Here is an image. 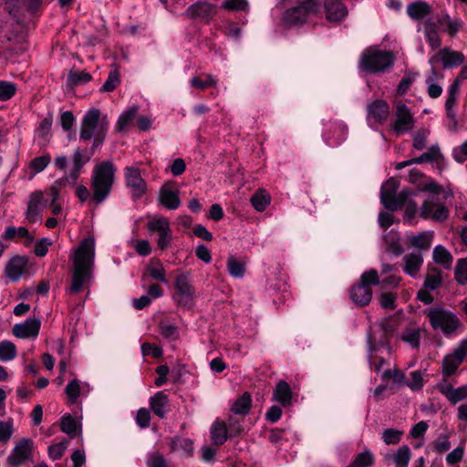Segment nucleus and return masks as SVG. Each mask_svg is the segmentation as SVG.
<instances>
[{
	"mask_svg": "<svg viewBox=\"0 0 467 467\" xmlns=\"http://www.w3.org/2000/svg\"><path fill=\"white\" fill-rule=\"evenodd\" d=\"M373 454L370 451L358 453L351 462L350 467H368L373 463Z\"/></svg>",
	"mask_w": 467,
	"mask_h": 467,
	"instance_id": "obj_57",
	"label": "nucleus"
},
{
	"mask_svg": "<svg viewBox=\"0 0 467 467\" xmlns=\"http://www.w3.org/2000/svg\"><path fill=\"white\" fill-rule=\"evenodd\" d=\"M107 122V132L109 129V119L107 115H101L99 109L92 108L88 109L81 119V126L79 131V140L83 141L90 140L95 138L96 132H99L101 124Z\"/></svg>",
	"mask_w": 467,
	"mask_h": 467,
	"instance_id": "obj_8",
	"label": "nucleus"
},
{
	"mask_svg": "<svg viewBox=\"0 0 467 467\" xmlns=\"http://www.w3.org/2000/svg\"><path fill=\"white\" fill-rule=\"evenodd\" d=\"M389 114V106L383 99H376L368 106V119L375 123L384 122Z\"/></svg>",
	"mask_w": 467,
	"mask_h": 467,
	"instance_id": "obj_22",
	"label": "nucleus"
},
{
	"mask_svg": "<svg viewBox=\"0 0 467 467\" xmlns=\"http://www.w3.org/2000/svg\"><path fill=\"white\" fill-rule=\"evenodd\" d=\"M67 441L64 439L58 443L50 445L47 450L48 456L53 461L60 460L64 456V453L67 447Z\"/></svg>",
	"mask_w": 467,
	"mask_h": 467,
	"instance_id": "obj_50",
	"label": "nucleus"
},
{
	"mask_svg": "<svg viewBox=\"0 0 467 467\" xmlns=\"http://www.w3.org/2000/svg\"><path fill=\"white\" fill-rule=\"evenodd\" d=\"M65 393L67 394L70 404L78 403L80 396L79 381L78 379L70 380L66 386Z\"/></svg>",
	"mask_w": 467,
	"mask_h": 467,
	"instance_id": "obj_47",
	"label": "nucleus"
},
{
	"mask_svg": "<svg viewBox=\"0 0 467 467\" xmlns=\"http://www.w3.org/2000/svg\"><path fill=\"white\" fill-rule=\"evenodd\" d=\"M292 398L293 392L290 385L285 380L278 381L273 392V400L285 408L292 404Z\"/></svg>",
	"mask_w": 467,
	"mask_h": 467,
	"instance_id": "obj_25",
	"label": "nucleus"
},
{
	"mask_svg": "<svg viewBox=\"0 0 467 467\" xmlns=\"http://www.w3.org/2000/svg\"><path fill=\"white\" fill-rule=\"evenodd\" d=\"M431 13V5L423 1H415L407 5V15L412 20H421L420 26L432 49L429 62L432 75L436 78L438 76V16L429 17Z\"/></svg>",
	"mask_w": 467,
	"mask_h": 467,
	"instance_id": "obj_2",
	"label": "nucleus"
},
{
	"mask_svg": "<svg viewBox=\"0 0 467 467\" xmlns=\"http://www.w3.org/2000/svg\"><path fill=\"white\" fill-rule=\"evenodd\" d=\"M172 300L175 305L183 309H192L195 304V289L190 283L186 274L178 275L173 285Z\"/></svg>",
	"mask_w": 467,
	"mask_h": 467,
	"instance_id": "obj_7",
	"label": "nucleus"
},
{
	"mask_svg": "<svg viewBox=\"0 0 467 467\" xmlns=\"http://www.w3.org/2000/svg\"><path fill=\"white\" fill-rule=\"evenodd\" d=\"M252 406V397L250 393L244 392L234 401L232 406V411L238 415H246Z\"/></svg>",
	"mask_w": 467,
	"mask_h": 467,
	"instance_id": "obj_38",
	"label": "nucleus"
},
{
	"mask_svg": "<svg viewBox=\"0 0 467 467\" xmlns=\"http://www.w3.org/2000/svg\"><path fill=\"white\" fill-rule=\"evenodd\" d=\"M175 182H165L159 191L158 200L160 203L169 210H176L181 205L179 191L174 188Z\"/></svg>",
	"mask_w": 467,
	"mask_h": 467,
	"instance_id": "obj_15",
	"label": "nucleus"
},
{
	"mask_svg": "<svg viewBox=\"0 0 467 467\" xmlns=\"http://www.w3.org/2000/svg\"><path fill=\"white\" fill-rule=\"evenodd\" d=\"M433 239V233L422 232L417 235H412L410 238V244L420 250H427L430 248Z\"/></svg>",
	"mask_w": 467,
	"mask_h": 467,
	"instance_id": "obj_40",
	"label": "nucleus"
},
{
	"mask_svg": "<svg viewBox=\"0 0 467 467\" xmlns=\"http://www.w3.org/2000/svg\"><path fill=\"white\" fill-rule=\"evenodd\" d=\"M115 172L116 167L109 161H104L94 167L91 174V200L97 204L102 203L109 196Z\"/></svg>",
	"mask_w": 467,
	"mask_h": 467,
	"instance_id": "obj_4",
	"label": "nucleus"
},
{
	"mask_svg": "<svg viewBox=\"0 0 467 467\" xmlns=\"http://www.w3.org/2000/svg\"><path fill=\"white\" fill-rule=\"evenodd\" d=\"M17 350L16 345L9 340L0 342V361L7 362L16 358Z\"/></svg>",
	"mask_w": 467,
	"mask_h": 467,
	"instance_id": "obj_41",
	"label": "nucleus"
},
{
	"mask_svg": "<svg viewBox=\"0 0 467 467\" xmlns=\"http://www.w3.org/2000/svg\"><path fill=\"white\" fill-rule=\"evenodd\" d=\"M400 187V181L394 177L388 179L380 187V195L386 193V195L396 194Z\"/></svg>",
	"mask_w": 467,
	"mask_h": 467,
	"instance_id": "obj_63",
	"label": "nucleus"
},
{
	"mask_svg": "<svg viewBox=\"0 0 467 467\" xmlns=\"http://www.w3.org/2000/svg\"><path fill=\"white\" fill-rule=\"evenodd\" d=\"M462 324L455 314L440 308V329L445 336H453L462 331Z\"/></svg>",
	"mask_w": 467,
	"mask_h": 467,
	"instance_id": "obj_18",
	"label": "nucleus"
},
{
	"mask_svg": "<svg viewBox=\"0 0 467 467\" xmlns=\"http://www.w3.org/2000/svg\"><path fill=\"white\" fill-rule=\"evenodd\" d=\"M60 429L62 432L67 434L70 438H75L81 433V424L69 413H66L61 417Z\"/></svg>",
	"mask_w": 467,
	"mask_h": 467,
	"instance_id": "obj_31",
	"label": "nucleus"
},
{
	"mask_svg": "<svg viewBox=\"0 0 467 467\" xmlns=\"http://www.w3.org/2000/svg\"><path fill=\"white\" fill-rule=\"evenodd\" d=\"M350 298L359 306H368L372 298V289L360 283L354 285L350 289Z\"/></svg>",
	"mask_w": 467,
	"mask_h": 467,
	"instance_id": "obj_24",
	"label": "nucleus"
},
{
	"mask_svg": "<svg viewBox=\"0 0 467 467\" xmlns=\"http://www.w3.org/2000/svg\"><path fill=\"white\" fill-rule=\"evenodd\" d=\"M16 91V87L14 83L0 80V100H9Z\"/></svg>",
	"mask_w": 467,
	"mask_h": 467,
	"instance_id": "obj_55",
	"label": "nucleus"
},
{
	"mask_svg": "<svg viewBox=\"0 0 467 467\" xmlns=\"http://www.w3.org/2000/svg\"><path fill=\"white\" fill-rule=\"evenodd\" d=\"M410 449L407 445L399 448L394 455V462L397 467H407L410 459Z\"/></svg>",
	"mask_w": 467,
	"mask_h": 467,
	"instance_id": "obj_48",
	"label": "nucleus"
},
{
	"mask_svg": "<svg viewBox=\"0 0 467 467\" xmlns=\"http://www.w3.org/2000/svg\"><path fill=\"white\" fill-rule=\"evenodd\" d=\"M150 407L160 419H164L169 406V398L163 391H158L150 398Z\"/></svg>",
	"mask_w": 467,
	"mask_h": 467,
	"instance_id": "obj_28",
	"label": "nucleus"
},
{
	"mask_svg": "<svg viewBox=\"0 0 467 467\" xmlns=\"http://www.w3.org/2000/svg\"><path fill=\"white\" fill-rule=\"evenodd\" d=\"M227 268L230 275L236 278L243 277L245 272L244 264L236 260L234 256L228 258Z\"/></svg>",
	"mask_w": 467,
	"mask_h": 467,
	"instance_id": "obj_49",
	"label": "nucleus"
},
{
	"mask_svg": "<svg viewBox=\"0 0 467 467\" xmlns=\"http://www.w3.org/2000/svg\"><path fill=\"white\" fill-rule=\"evenodd\" d=\"M151 281L168 283L166 270L162 263L157 258H150L149 264L145 266L140 277L141 288L146 289L148 284Z\"/></svg>",
	"mask_w": 467,
	"mask_h": 467,
	"instance_id": "obj_13",
	"label": "nucleus"
},
{
	"mask_svg": "<svg viewBox=\"0 0 467 467\" xmlns=\"http://www.w3.org/2000/svg\"><path fill=\"white\" fill-rule=\"evenodd\" d=\"M401 339L409 343L412 348H419L420 339V329L409 328L403 333Z\"/></svg>",
	"mask_w": 467,
	"mask_h": 467,
	"instance_id": "obj_59",
	"label": "nucleus"
},
{
	"mask_svg": "<svg viewBox=\"0 0 467 467\" xmlns=\"http://www.w3.org/2000/svg\"><path fill=\"white\" fill-rule=\"evenodd\" d=\"M412 161L414 163L438 161V144L432 145L428 151L423 152L420 156L412 158Z\"/></svg>",
	"mask_w": 467,
	"mask_h": 467,
	"instance_id": "obj_52",
	"label": "nucleus"
},
{
	"mask_svg": "<svg viewBox=\"0 0 467 467\" xmlns=\"http://www.w3.org/2000/svg\"><path fill=\"white\" fill-rule=\"evenodd\" d=\"M380 202L388 211L390 212H396L402 208V206L400 205L398 199H396V194L386 195V193H382L380 195Z\"/></svg>",
	"mask_w": 467,
	"mask_h": 467,
	"instance_id": "obj_60",
	"label": "nucleus"
},
{
	"mask_svg": "<svg viewBox=\"0 0 467 467\" xmlns=\"http://www.w3.org/2000/svg\"><path fill=\"white\" fill-rule=\"evenodd\" d=\"M14 432L13 421L10 420H0V442L7 443L12 437Z\"/></svg>",
	"mask_w": 467,
	"mask_h": 467,
	"instance_id": "obj_61",
	"label": "nucleus"
},
{
	"mask_svg": "<svg viewBox=\"0 0 467 467\" xmlns=\"http://www.w3.org/2000/svg\"><path fill=\"white\" fill-rule=\"evenodd\" d=\"M107 137V122L104 121L101 124L100 130L99 132H96L95 138H93L92 145L89 149L88 148H82V150L85 151V153L88 156V158L91 160L92 156L95 154L96 150L100 148Z\"/></svg>",
	"mask_w": 467,
	"mask_h": 467,
	"instance_id": "obj_39",
	"label": "nucleus"
},
{
	"mask_svg": "<svg viewBox=\"0 0 467 467\" xmlns=\"http://www.w3.org/2000/svg\"><path fill=\"white\" fill-rule=\"evenodd\" d=\"M41 321L39 318H27L23 323L16 324L12 328V333L18 338H36L40 331Z\"/></svg>",
	"mask_w": 467,
	"mask_h": 467,
	"instance_id": "obj_16",
	"label": "nucleus"
},
{
	"mask_svg": "<svg viewBox=\"0 0 467 467\" xmlns=\"http://www.w3.org/2000/svg\"><path fill=\"white\" fill-rule=\"evenodd\" d=\"M367 343L368 348V358L370 369H374L376 372H379L385 363V358L378 357L377 355H373L374 352H377V346L374 343V338L371 334L368 335Z\"/></svg>",
	"mask_w": 467,
	"mask_h": 467,
	"instance_id": "obj_36",
	"label": "nucleus"
},
{
	"mask_svg": "<svg viewBox=\"0 0 467 467\" xmlns=\"http://www.w3.org/2000/svg\"><path fill=\"white\" fill-rule=\"evenodd\" d=\"M91 79V75L85 71L70 70L67 75V83L72 87H78L79 85L88 83Z\"/></svg>",
	"mask_w": 467,
	"mask_h": 467,
	"instance_id": "obj_42",
	"label": "nucleus"
},
{
	"mask_svg": "<svg viewBox=\"0 0 467 467\" xmlns=\"http://www.w3.org/2000/svg\"><path fill=\"white\" fill-rule=\"evenodd\" d=\"M413 127V118L409 108L400 103L397 105L396 122L393 125L394 130L400 134L409 131Z\"/></svg>",
	"mask_w": 467,
	"mask_h": 467,
	"instance_id": "obj_20",
	"label": "nucleus"
},
{
	"mask_svg": "<svg viewBox=\"0 0 467 467\" xmlns=\"http://www.w3.org/2000/svg\"><path fill=\"white\" fill-rule=\"evenodd\" d=\"M348 135V127L342 122H333L329 128L323 133L322 137L329 147L339 146L346 140Z\"/></svg>",
	"mask_w": 467,
	"mask_h": 467,
	"instance_id": "obj_17",
	"label": "nucleus"
},
{
	"mask_svg": "<svg viewBox=\"0 0 467 467\" xmlns=\"http://www.w3.org/2000/svg\"><path fill=\"white\" fill-rule=\"evenodd\" d=\"M184 15L191 19L209 24L216 15V6L205 1H199L188 6Z\"/></svg>",
	"mask_w": 467,
	"mask_h": 467,
	"instance_id": "obj_14",
	"label": "nucleus"
},
{
	"mask_svg": "<svg viewBox=\"0 0 467 467\" xmlns=\"http://www.w3.org/2000/svg\"><path fill=\"white\" fill-rule=\"evenodd\" d=\"M51 162V155L45 153L42 156L34 158L29 162V168L34 171V174L43 171Z\"/></svg>",
	"mask_w": 467,
	"mask_h": 467,
	"instance_id": "obj_46",
	"label": "nucleus"
},
{
	"mask_svg": "<svg viewBox=\"0 0 467 467\" xmlns=\"http://www.w3.org/2000/svg\"><path fill=\"white\" fill-rule=\"evenodd\" d=\"M394 61L395 57L392 51H383L368 47L361 54L360 68L370 74L385 72L393 66Z\"/></svg>",
	"mask_w": 467,
	"mask_h": 467,
	"instance_id": "obj_5",
	"label": "nucleus"
},
{
	"mask_svg": "<svg viewBox=\"0 0 467 467\" xmlns=\"http://www.w3.org/2000/svg\"><path fill=\"white\" fill-rule=\"evenodd\" d=\"M33 441L28 438L21 439L12 449L5 460L8 466L21 467L33 455Z\"/></svg>",
	"mask_w": 467,
	"mask_h": 467,
	"instance_id": "obj_10",
	"label": "nucleus"
},
{
	"mask_svg": "<svg viewBox=\"0 0 467 467\" xmlns=\"http://www.w3.org/2000/svg\"><path fill=\"white\" fill-rule=\"evenodd\" d=\"M159 327L163 337L167 339H176L178 337V327L175 325L161 321Z\"/></svg>",
	"mask_w": 467,
	"mask_h": 467,
	"instance_id": "obj_58",
	"label": "nucleus"
},
{
	"mask_svg": "<svg viewBox=\"0 0 467 467\" xmlns=\"http://www.w3.org/2000/svg\"><path fill=\"white\" fill-rule=\"evenodd\" d=\"M443 199V204L440 203V221L445 220L449 216V208L453 206V192L450 184L446 187L440 186V201Z\"/></svg>",
	"mask_w": 467,
	"mask_h": 467,
	"instance_id": "obj_29",
	"label": "nucleus"
},
{
	"mask_svg": "<svg viewBox=\"0 0 467 467\" xmlns=\"http://www.w3.org/2000/svg\"><path fill=\"white\" fill-rule=\"evenodd\" d=\"M150 232H156L159 234L171 229L169 220L165 217H154L147 223Z\"/></svg>",
	"mask_w": 467,
	"mask_h": 467,
	"instance_id": "obj_44",
	"label": "nucleus"
},
{
	"mask_svg": "<svg viewBox=\"0 0 467 467\" xmlns=\"http://www.w3.org/2000/svg\"><path fill=\"white\" fill-rule=\"evenodd\" d=\"M403 432L395 429H386L383 431L382 439L388 445L397 444L400 442Z\"/></svg>",
	"mask_w": 467,
	"mask_h": 467,
	"instance_id": "obj_62",
	"label": "nucleus"
},
{
	"mask_svg": "<svg viewBox=\"0 0 467 467\" xmlns=\"http://www.w3.org/2000/svg\"><path fill=\"white\" fill-rule=\"evenodd\" d=\"M107 122V132L109 129V119L107 115H101L99 109L92 108L88 109L81 119V126L79 131V140L83 141L90 140L95 138L96 132H99L101 124Z\"/></svg>",
	"mask_w": 467,
	"mask_h": 467,
	"instance_id": "obj_9",
	"label": "nucleus"
},
{
	"mask_svg": "<svg viewBox=\"0 0 467 467\" xmlns=\"http://www.w3.org/2000/svg\"><path fill=\"white\" fill-rule=\"evenodd\" d=\"M462 26V21L458 17H451L445 14L440 17V30L454 36Z\"/></svg>",
	"mask_w": 467,
	"mask_h": 467,
	"instance_id": "obj_35",
	"label": "nucleus"
},
{
	"mask_svg": "<svg viewBox=\"0 0 467 467\" xmlns=\"http://www.w3.org/2000/svg\"><path fill=\"white\" fill-rule=\"evenodd\" d=\"M464 61V56L462 52L445 47L440 49V62L445 68L459 67Z\"/></svg>",
	"mask_w": 467,
	"mask_h": 467,
	"instance_id": "obj_26",
	"label": "nucleus"
},
{
	"mask_svg": "<svg viewBox=\"0 0 467 467\" xmlns=\"http://www.w3.org/2000/svg\"><path fill=\"white\" fill-rule=\"evenodd\" d=\"M124 179L126 186L131 191L133 200H140L147 192V183L141 177L139 168L126 167L124 169Z\"/></svg>",
	"mask_w": 467,
	"mask_h": 467,
	"instance_id": "obj_12",
	"label": "nucleus"
},
{
	"mask_svg": "<svg viewBox=\"0 0 467 467\" xmlns=\"http://www.w3.org/2000/svg\"><path fill=\"white\" fill-rule=\"evenodd\" d=\"M222 8L229 11H245L249 8L247 0H224Z\"/></svg>",
	"mask_w": 467,
	"mask_h": 467,
	"instance_id": "obj_56",
	"label": "nucleus"
},
{
	"mask_svg": "<svg viewBox=\"0 0 467 467\" xmlns=\"http://www.w3.org/2000/svg\"><path fill=\"white\" fill-rule=\"evenodd\" d=\"M139 111L137 106H132L124 112H122L115 124V131L122 132L129 128L134 121Z\"/></svg>",
	"mask_w": 467,
	"mask_h": 467,
	"instance_id": "obj_34",
	"label": "nucleus"
},
{
	"mask_svg": "<svg viewBox=\"0 0 467 467\" xmlns=\"http://www.w3.org/2000/svg\"><path fill=\"white\" fill-rule=\"evenodd\" d=\"M43 200V192L36 191L33 193H31L29 201L27 202V209L26 212V217L29 223H34L37 221L38 215L41 213L40 205Z\"/></svg>",
	"mask_w": 467,
	"mask_h": 467,
	"instance_id": "obj_27",
	"label": "nucleus"
},
{
	"mask_svg": "<svg viewBox=\"0 0 467 467\" xmlns=\"http://www.w3.org/2000/svg\"><path fill=\"white\" fill-rule=\"evenodd\" d=\"M324 10L329 22L339 23L348 16V8L340 0H325Z\"/></svg>",
	"mask_w": 467,
	"mask_h": 467,
	"instance_id": "obj_21",
	"label": "nucleus"
},
{
	"mask_svg": "<svg viewBox=\"0 0 467 467\" xmlns=\"http://www.w3.org/2000/svg\"><path fill=\"white\" fill-rule=\"evenodd\" d=\"M321 13V0H301L296 6L285 11L283 21L289 26H301L309 16H318Z\"/></svg>",
	"mask_w": 467,
	"mask_h": 467,
	"instance_id": "obj_6",
	"label": "nucleus"
},
{
	"mask_svg": "<svg viewBox=\"0 0 467 467\" xmlns=\"http://www.w3.org/2000/svg\"><path fill=\"white\" fill-rule=\"evenodd\" d=\"M146 463L148 467H171L164 456L158 451L150 454Z\"/></svg>",
	"mask_w": 467,
	"mask_h": 467,
	"instance_id": "obj_64",
	"label": "nucleus"
},
{
	"mask_svg": "<svg viewBox=\"0 0 467 467\" xmlns=\"http://www.w3.org/2000/svg\"><path fill=\"white\" fill-rule=\"evenodd\" d=\"M467 355V337L461 341L452 353L446 355L442 360V376L444 381L453 375Z\"/></svg>",
	"mask_w": 467,
	"mask_h": 467,
	"instance_id": "obj_11",
	"label": "nucleus"
},
{
	"mask_svg": "<svg viewBox=\"0 0 467 467\" xmlns=\"http://www.w3.org/2000/svg\"><path fill=\"white\" fill-rule=\"evenodd\" d=\"M404 262L403 271L411 277H414L423 264V258L420 254L412 253L404 256Z\"/></svg>",
	"mask_w": 467,
	"mask_h": 467,
	"instance_id": "obj_33",
	"label": "nucleus"
},
{
	"mask_svg": "<svg viewBox=\"0 0 467 467\" xmlns=\"http://www.w3.org/2000/svg\"><path fill=\"white\" fill-rule=\"evenodd\" d=\"M460 95V80L459 78L454 79L452 84L450 86L448 90V97L445 101V109L447 117L450 119L449 126L451 129L455 130L457 127L456 121V105L457 99Z\"/></svg>",
	"mask_w": 467,
	"mask_h": 467,
	"instance_id": "obj_19",
	"label": "nucleus"
},
{
	"mask_svg": "<svg viewBox=\"0 0 467 467\" xmlns=\"http://www.w3.org/2000/svg\"><path fill=\"white\" fill-rule=\"evenodd\" d=\"M211 439L217 446L223 445L227 440H229L227 425L224 421L216 420L213 423L211 428Z\"/></svg>",
	"mask_w": 467,
	"mask_h": 467,
	"instance_id": "obj_32",
	"label": "nucleus"
},
{
	"mask_svg": "<svg viewBox=\"0 0 467 467\" xmlns=\"http://www.w3.org/2000/svg\"><path fill=\"white\" fill-rule=\"evenodd\" d=\"M456 281L461 285L467 284V258L460 259L454 269Z\"/></svg>",
	"mask_w": 467,
	"mask_h": 467,
	"instance_id": "obj_53",
	"label": "nucleus"
},
{
	"mask_svg": "<svg viewBox=\"0 0 467 467\" xmlns=\"http://www.w3.org/2000/svg\"><path fill=\"white\" fill-rule=\"evenodd\" d=\"M169 446L173 452L183 451L186 455H192L193 452V442L189 438L176 436L171 439Z\"/></svg>",
	"mask_w": 467,
	"mask_h": 467,
	"instance_id": "obj_37",
	"label": "nucleus"
},
{
	"mask_svg": "<svg viewBox=\"0 0 467 467\" xmlns=\"http://www.w3.org/2000/svg\"><path fill=\"white\" fill-rule=\"evenodd\" d=\"M250 202L257 212H264L270 203V197L262 191L252 195Z\"/></svg>",
	"mask_w": 467,
	"mask_h": 467,
	"instance_id": "obj_45",
	"label": "nucleus"
},
{
	"mask_svg": "<svg viewBox=\"0 0 467 467\" xmlns=\"http://www.w3.org/2000/svg\"><path fill=\"white\" fill-rule=\"evenodd\" d=\"M440 392L443 393L452 404H455L467 397V386L453 389L451 383L440 384Z\"/></svg>",
	"mask_w": 467,
	"mask_h": 467,
	"instance_id": "obj_30",
	"label": "nucleus"
},
{
	"mask_svg": "<svg viewBox=\"0 0 467 467\" xmlns=\"http://www.w3.org/2000/svg\"><path fill=\"white\" fill-rule=\"evenodd\" d=\"M90 161L88 156L85 153L82 148L78 147L74 150L72 156L73 167L76 170H80Z\"/></svg>",
	"mask_w": 467,
	"mask_h": 467,
	"instance_id": "obj_54",
	"label": "nucleus"
},
{
	"mask_svg": "<svg viewBox=\"0 0 467 467\" xmlns=\"http://www.w3.org/2000/svg\"><path fill=\"white\" fill-rule=\"evenodd\" d=\"M28 260L25 256L16 255L10 259L5 266V275L11 281H18L27 266Z\"/></svg>",
	"mask_w": 467,
	"mask_h": 467,
	"instance_id": "obj_23",
	"label": "nucleus"
},
{
	"mask_svg": "<svg viewBox=\"0 0 467 467\" xmlns=\"http://www.w3.org/2000/svg\"><path fill=\"white\" fill-rule=\"evenodd\" d=\"M409 182L415 184L419 191L431 193V197L421 205L420 216L423 219L432 218L438 222V182L417 169L410 171Z\"/></svg>",
	"mask_w": 467,
	"mask_h": 467,
	"instance_id": "obj_3",
	"label": "nucleus"
},
{
	"mask_svg": "<svg viewBox=\"0 0 467 467\" xmlns=\"http://www.w3.org/2000/svg\"><path fill=\"white\" fill-rule=\"evenodd\" d=\"M120 84V75L118 68L110 70L105 83L99 88V92H111Z\"/></svg>",
	"mask_w": 467,
	"mask_h": 467,
	"instance_id": "obj_43",
	"label": "nucleus"
},
{
	"mask_svg": "<svg viewBox=\"0 0 467 467\" xmlns=\"http://www.w3.org/2000/svg\"><path fill=\"white\" fill-rule=\"evenodd\" d=\"M72 263L73 269L69 292L78 294L93 274L95 263V240L93 238L88 237L80 242L75 250Z\"/></svg>",
	"mask_w": 467,
	"mask_h": 467,
	"instance_id": "obj_1",
	"label": "nucleus"
},
{
	"mask_svg": "<svg viewBox=\"0 0 467 467\" xmlns=\"http://www.w3.org/2000/svg\"><path fill=\"white\" fill-rule=\"evenodd\" d=\"M381 326H382L381 337L377 342L374 341V343L377 346V351L380 348H387V349L390 348L389 345H390V338L392 336V328L388 324H385V323H383Z\"/></svg>",
	"mask_w": 467,
	"mask_h": 467,
	"instance_id": "obj_51",
	"label": "nucleus"
}]
</instances>
